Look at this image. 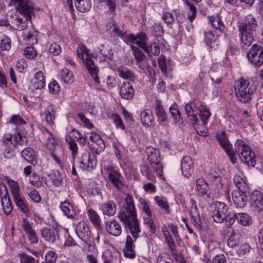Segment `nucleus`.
Segmentation results:
<instances>
[{
  "label": "nucleus",
  "instance_id": "a878e982",
  "mask_svg": "<svg viewBox=\"0 0 263 263\" xmlns=\"http://www.w3.org/2000/svg\"><path fill=\"white\" fill-rule=\"evenodd\" d=\"M155 114L158 118V122L160 123L167 121L166 113L163 108L161 101L157 99L155 104Z\"/></svg>",
  "mask_w": 263,
  "mask_h": 263
},
{
  "label": "nucleus",
  "instance_id": "f03ea898",
  "mask_svg": "<svg viewBox=\"0 0 263 263\" xmlns=\"http://www.w3.org/2000/svg\"><path fill=\"white\" fill-rule=\"evenodd\" d=\"M118 218L124 227L129 230L133 238L135 240L137 239L141 229L133 198L129 194L126 195L125 203L118 214Z\"/></svg>",
  "mask_w": 263,
  "mask_h": 263
},
{
  "label": "nucleus",
  "instance_id": "a211bd4d",
  "mask_svg": "<svg viewBox=\"0 0 263 263\" xmlns=\"http://www.w3.org/2000/svg\"><path fill=\"white\" fill-rule=\"evenodd\" d=\"M181 169L182 174L189 178L193 172V162L190 156L183 157L181 162Z\"/></svg>",
  "mask_w": 263,
  "mask_h": 263
},
{
  "label": "nucleus",
  "instance_id": "603ef678",
  "mask_svg": "<svg viewBox=\"0 0 263 263\" xmlns=\"http://www.w3.org/2000/svg\"><path fill=\"white\" fill-rule=\"evenodd\" d=\"M66 142L68 144L69 147L72 152V158L74 159L78 153V146L75 140L71 137L66 138Z\"/></svg>",
  "mask_w": 263,
  "mask_h": 263
},
{
  "label": "nucleus",
  "instance_id": "ea45409f",
  "mask_svg": "<svg viewBox=\"0 0 263 263\" xmlns=\"http://www.w3.org/2000/svg\"><path fill=\"white\" fill-rule=\"evenodd\" d=\"M170 112L176 124H182L183 123L178 107L176 103H174L171 106Z\"/></svg>",
  "mask_w": 263,
  "mask_h": 263
},
{
  "label": "nucleus",
  "instance_id": "3c124183",
  "mask_svg": "<svg viewBox=\"0 0 263 263\" xmlns=\"http://www.w3.org/2000/svg\"><path fill=\"white\" fill-rule=\"evenodd\" d=\"M237 220L244 226H249L252 222L251 217L248 214L243 213H237Z\"/></svg>",
  "mask_w": 263,
  "mask_h": 263
},
{
  "label": "nucleus",
  "instance_id": "e433bc0d",
  "mask_svg": "<svg viewBox=\"0 0 263 263\" xmlns=\"http://www.w3.org/2000/svg\"><path fill=\"white\" fill-rule=\"evenodd\" d=\"M155 200L157 205L161 209V211L163 213H170L169 204L165 198L161 196H157L155 197Z\"/></svg>",
  "mask_w": 263,
  "mask_h": 263
},
{
  "label": "nucleus",
  "instance_id": "bb28decb",
  "mask_svg": "<svg viewBox=\"0 0 263 263\" xmlns=\"http://www.w3.org/2000/svg\"><path fill=\"white\" fill-rule=\"evenodd\" d=\"M196 187L199 196L209 198V186L208 183L203 179H198L196 180Z\"/></svg>",
  "mask_w": 263,
  "mask_h": 263
},
{
  "label": "nucleus",
  "instance_id": "f704fd0d",
  "mask_svg": "<svg viewBox=\"0 0 263 263\" xmlns=\"http://www.w3.org/2000/svg\"><path fill=\"white\" fill-rule=\"evenodd\" d=\"M199 116L200 118V120L203 125L206 126L208 123L209 118L211 116V114L206 106L202 104L199 106Z\"/></svg>",
  "mask_w": 263,
  "mask_h": 263
},
{
  "label": "nucleus",
  "instance_id": "aec40b11",
  "mask_svg": "<svg viewBox=\"0 0 263 263\" xmlns=\"http://www.w3.org/2000/svg\"><path fill=\"white\" fill-rule=\"evenodd\" d=\"M0 188H4V191L6 192L4 196L1 197V204L3 206L5 213L6 215H9L12 211V206L7 192V189L4 183H1L0 184Z\"/></svg>",
  "mask_w": 263,
  "mask_h": 263
},
{
  "label": "nucleus",
  "instance_id": "9d476101",
  "mask_svg": "<svg viewBox=\"0 0 263 263\" xmlns=\"http://www.w3.org/2000/svg\"><path fill=\"white\" fill-rule=\"evenodd\" d=\"M75 231L77 235L85 245H91L93 238L91 231L87 223L84 221L79 222L76 226Z\"/></svg>",
  "mask_w": 263,
  "mask_h": 263
},
{
  "label": "nucleus",
  "instance_id": "1a4fd4ad",
  "mask_svg": "<svg viewBox=\"0 0 263 263\" xmlns=\"http://www.w3.org/2000/svg\"><path fill=\"white\" fill-rule=\"evenodd\" d=\"M247 57L254 67H260L263 64V47L254 44L247 53Z\"/></svg>",
  "mask_w": 263,
  "mask_h": 263
},
{
  "label": "nucleus",
  "instance_id": "bf43d9fd",
  "mask_svg": "<svg viewBox=\"0 0 263 263\" xmlns=\"http://www.w3.org/2000/svg\"><path fill=\"white\" fill-rule=\"evenodd\" d=\"M227 245L230 248H237L240 245L238 236L231 235L227 240Z\"/></svg>",
  "mask_w": 263,
  "mask_h": 263
},
{
  "label": "nucleus",
  "instance_id": "7ed1b4c3",
  "mask_svg": "<svg viewBox=\"0 0 263 263\" xmlns=\"http://www.w3.org/2000/svg\"><path fill=\"white\" fill-rule=\"evenodd\" d=\"M257 23L252 15H248L243 22L239 24L240 40L242 48L247 49L256 36Z\"/></svg>",
  "mask_w": 263,
  "mask_h": 263
},
{
  "label": "nucleus",
  "instance_id": "f257e3e1",
  "mask_svg": "<svg viewBox=\"0 0 263 263\" xmlns=\"http://www.w3.org/2000/svg\"><path fill=\"white\" fill-rule=\"evenodd\" d=\"M217 138L233 164L236 162V155H237L242 163L251 166H255L256 164L255 154L243 140L237 139L235 143V149L233 150L224 133L217 135Z\"/></svg>",
  "mask_w": 263,
  "mask_h": 263
},
{
  "label": "nucleus",
  "instance_id": "c85d7f7f",
  "mask_svg": "<svg viewBox=\"0 0 263 263\" xmlns=\"http://www.w3.org/2000/svg\"><path fill=\"white\" fill-rule=\"evenodd\" d=\"M116 204L112 201H107L101 205V209L104 215L112 216L116 212Z\"/></svg>",
  "mask_w": 263,
  "mask_h": 263
},
{
  "label": "nucleus",
  "instance_id": "2f4dec72",
  "mask_svg": "<svg viewBox=\"0 0 263 263\" xmlns=\"http://www.w3.org/2000/svg\"><path fill=\"white\" fill-rule=\"evenodd\" d=\"M118 75L124 79L128 80L134 82L135 80V77L132 71L126 67H119L117 69Z\"/></svg>",
  "mask_w": 263,
  "mask_h": 263
},
{
  "label": "nucleus",
  "instance_id": "09e8293b",
  "mask_svg": "<svg viewBox=\"0 0 263 263\" xmlns=\"http://www.w3.org/2000/svg\"><path fill=\"white\" fill-rule=\"evenodd\" d=\"M6 181L11 189V192L13 197L20 195V190L17 182L8 177L6 178Z\"/></svg>",
  "mask_w": 263,
  "mask_h": 263
},
{
  "label": "nucleus",
  "instance_id": "8fccbe9b",
  "mask_svg": "<svg viewBox=\"0 0 263 263\" xmlns=\"http://www.w3.org/2000/svg\"><path fill=\"white\" fill-rule=\"evenodd\" d=\"M53 108L51 105H48L45 110V115L46 122L50 125L54 124L55 116L53 115Z\"/></svg>",
  "mask_w": 263,
  "mask_h": 263
},
{
  "label": "nucleus",
  "instance_id": "dca6fc26",
  "mask_svg": "<svg viewBox=\"0 0 263 263\" xmlns=\"http://www.w3.org/2000/svg\"><path fill=\"white\" fill-rule=\"evenodd\" d=\"M22 227L30 243L32 244L37 243L39 241V237L35 231L32 229L30 223L26 218L23 219Z\"/></svg>",
  "mask_w": 263,
  "mask_h": 263
},
{
  "label": "nucleus",
  "instance_id": "de8ad7c7",
  "mask_svg": "<svg viewBox=\"0 0 263 263\" xmlns=\"http://www.w3.org/2000/svg\"><path fill=\"white\" fill-rule=\"evenodd\" d=\"M139 208L146 214L148 217H152L149 203L145 199L140 198L139 200Z\"/></svg>",
  "mask_w": 263,
  "mask_h": 263
},
{
  "label": "nucleus",
  "instance_id": "4468645a",
  "mask_svg": "<svg viewBox=\"0 0 263 263\" xmlns=\"http://www.w3.org/2000/svg\"><path fill=\"white\" fill-rule=\"evenodd\" d=\"M108 178L109 181L113 184L119 190H122L124 183L122 177L119 171L114 168H107Z\"/></svg>",
  "mask_w": 263,
  "mask_h": 263
},
{
  "label": "nucleus",
  "instance_id": "774afa93",
  "mask_svg": "<svg viewBox=\"0 0 263 263\" xmlns=\"http://www.w3.org/2000/svg\"><path fill=\"white\" fill-rule=\"evenodd\" d=\"M19 256L21 263H35V260L34 257L25 253L19 254Z\"/></svg>",
  "mask_w": 263,
  "mask_h": 263
},
{
  "label": "nucleus",
  "instance_id": "052dcab7",
  "mask_svg": "<svg viewBox=\"0 0 263 263\" xmlns=\"http://www.w3.org/2000/svg\"><path fill=\"white\" fill-rule=\"evenodd\" d=\"M162 18L167 26L172 25L175 22V17L173 14L170 12H163Z\"/></svg>",
  "mask_w": 263,
  "mask_h": 263
},
{
  "label": "nucleus",
  "instance_id": "393cba45",
  "mask_svg": "<svg viewBox=\"0 0 263 263\" xmlns=\"http://www.w3.org/2000/svg\"><path fill=\"white\" fill-rule=\"evenodd\" d=\"M13 199L16 206L26 217H29L30 216V211L28 207V203L25 199L22 197L20 195L13 197Z\"/></svg>",
  "mask_w": 263,
  "mask_h": 263
},
{
  "label": "nucleus",
  "instance_id": "20e7f679",
  "mask_svg": "<svg viewBox=\"0 0 263 263\" xmlns=\"http://www.w3.org/2000/svg\"><path fill=\"white\" fill-rule=\"evenodd\" d=\"M256 88L249 80L241 78L235 84L236 97L242 103H250Z\"/></svg>",
  "mask_w": 263,
  "mask_h": 263
},
{
  "label": "nucleus",
  "instance_id": "c03bdc74",
  "mask_svg": "<svg viewBox=\"0 0 263 263\" xmlns=\"http://www.w3.org/2000/svg\"><path fill=\"white\" fill-rule=\"evenodd\" d=\"M191 206L190 209V213L193 219L198 225H201L202 223L201 219L200 217L199 212L198 211L197 207L194 200H191Z\"/></svg>",
  "mask_w": 263,
  "mask_h": 263
},
{
  "label": "nucleus",
  "instance_id": "6e6d98bb",
  "mask_svg": "<svg viewBox=\"0 0 263 263\" xmlns=\"http://www.w3.org/2000/svg\"><path fill=\"white\" fill-rule=\"evenodd\" d=\"M147 37L145 36V48H142L147 53H151L155 55H158L160 53V48H159L158 46L155 43L153 45H151L149 47H148L147 46V44L146 43Z\"/></svg>",
  "mask_w": 263,
  "mask_h": 263
},
{
  "label": "nucleus",
  "instance_id": "58836bf2",
  "mask_svg": "<svg viewBox=\"0 0 263 263\" xmlns=\"http://www.w3.org/2000/svg\"><path fill=\"white\" fill-rule=\"evenodd\" d=\"M208 178L210 181L212 182L214 185L218 187H222V178L218 173L211 170L208 175Z\"/></svg>",
  "mask_w": 263,
  "mask_h": 263
},
{
  "label": "nucleus",
  "instance_id": "4c0bfd02",
  "mask_svg": "<svg viewBox=\"0 0 263 263\" xmlns=\"http://www.w3.org/2000/svg\"><path fill=\"white\" fill-rule=\"evenodd\" d=\"M209 21L212 26L215 29L220 30L221 32L224 30L225 27L219 15L211 16L209 17Z\"/></svg>",
  "mask_w": 263,
  "mask_h": 263
},
{
  "label": "nucleus",
  "instance_id": "c9c22d12",
  "mask_svg": "<svg viewBox=\"0 0 263 263\" xmlns=\"http://www.w3.org/2000/svg\"><path fill=\"white\" fill-rule=\"evenodd\" d=\"M77 9L81 12H86L89 11L91 7L90 0H74Z\"/></svg>",
  "mask_w": 263,
  "mask_h": 263
},
{
  "label": "nucleus",
  "instance_id": "7c9ffc66",
  "mask_svg": "<svg viewBox=\"0 0 263 263\" xmlns=\"http://www.w3.org/2000/svg\"><path fill=\"white\" fill-rule=\"evenodd\" d=\"M43 135L45 138V143L47 147L50 151H54L58 144L53 135L47 130L43 133Z\"/></svg>",
  "mask_w": 263,
  "mask_h": 263
},
{
  "label": "nucleus",
  "instance_id": "a19ab883",
  "mask_svg": "<svg viewBox=\"0 0 263 263\" xmlns=\"http://www.w3.org/2000/svg\"><path fill=\"white\" fill-rule=\"evenodd\" d=\"M251 198L252 202L254 203V205L257 208V210L261 212L262 208L259 206L263 204V194L259 191H256L253 193Z\"/></svg>",
  "mask_w": 263,
  "mask_h": 263
},
{
  "label": "nucleus",
  "instance_id": "6e6552de",
  "mask_svg": "<svg viewBox=\"0 0 263 263\" xmlns=\"http://www.w3.org/2000/svg\"><path fill=\"white\" fill-rule=\"evenodd\" d=\"M146 153L148 160L154 172L157 175L160 176L162 173V164L160 162L161 158L159 151L152 147H148L146 148Z\"/></svg>",
  "mask_w": 263,
  "mask_h": 263
},
{
  "label": "nucleus",
  "instance_id": "f3484780",
  "mask_svg": "<svg viewBox=\"0 0 263 263\" xmlns=\"http://www.w3.org/2000/svg\"><path fill=\"white\" fill-rule=\"evenodd\" d=\"M105 228L108 233L116 237L119 236L122 231L119 222L114 219L106 221Z\"/></svg>",
  "mask_w": 263,
  "mask_h": 263
},
{
  "label": "nucleus",
  "instance_id": "864d4df0",
  "mask_svg": "<svg viewBox=\"0 0 263 263\" xmlns=\"http://www.w3.org/2000/svg\"><path fill=\"white\" fill-rule=\"evenodd\" d=\"M60 75L65 83L68 84L72 81L73 73L69 69L65 68L61 70Z\"/></svg>",
  "mask_w": 263,
  "mask_h": 263
},
{
  "label": "nucleus",
  "instance_id": "e2e57ef3",
  "mask_svg": "<svg viewBox=\"0 0 263 263\" xmlns=\"http://www.w3.org/2000/svg\"><path fill=\"white\" fill-rule=\"evenodd\" d=\"M28 195L31 199L35 202L39 203L41 200V197L39 193L35 189H31Z\"/></svg>",
  "mask_w": 263,
  "mask_h": 263
},
{
  "label": "nucleus",
  "instance_id": "49530a36",
  "mask_svg": "<svg viewBox=\"0 0 263 263\" xmlns=\"http://www.w3.org/2000/svg\"><path fill=\"white\" fill-rule=\"evenodd\" d=\"M50 179L53 184L56 186H60L62 184L63 177L58 171H52V173L50 174Z\"/></svg>",
  "mask_w": 263,
  "mask_h": 263
},
{
  "label": "nucleus",
  "instance_id": "0eeeda50",
  "mask_svg": "<svg viewBox=\"0 0 263 263\" xmlns=\"http://www.w3.org/2000/svg\"><path fill=\"white\" fill-rule=\"evenodd\" d=\"M112 32L114 33L116 36L120 37L128 44H130L131 43L135 44L141 48L144 49L145 48V34L143 32L138 33L136 36L133 34H127L125 32L121 31L119 28L115 25L112 28Z\"/></svg>",
  "mask_w": 263,
  "mask_h": 263
},
{
  "label": "nucleus",
  "instance_id": "ddd939ff",
  "mask_svg": "<svg viewBox=\"0 0 263 263\" xmlns=\"http://www.w3.org/2000/svg\"><path fill=\"white\" fill-rule=\"evenodd\" d=\"M11 3L15 6L20 13L30 17L33 12V7L29 0H11Z\"/></svg>",
  "mask_w": 263,
  "mask_h": 263
},
{
  "label": "nucleus",
  "instance_id": "f8f14e48",
  "mask_svg": "<svg viewBox=\"0 0 263 263\" xmlns=\"http://www.w3.org/2000/svg\"><path fill=\"white\" fill-rule=\"evenodd\" d=\"M96 154H98L97 151H95V153L91 154L89 152L84 153L81 158L80 167L84 170L92 171L97 165Z\"/></svg>",
  "mask_w": 263,
  "mask_h": 263
},
{
  "label": "nucleus",
  "instance_id": "9b49d317",
  "mask_svg": "<svg viewBox=\"0 0 263 263\" xmlns=\"http://www.w3.org/2000/svg\"><path fill=\"white\" fill-rule=\"evenodd\" d=\"M212 209V217L214 221L217 223H221L226 218L228 212V207L222 202H216L211 206Z\"/></svg>",
  "mask_w": 263,
  "mask_h": 263
},
{
  "label": "nucleus",
  "instance_id": "473e14b6",
  "mask_svg": "<svg viewBox=\"0 0 263 263\" xmlns=\"http://www.w3.org/2000/svg\"><path fill=\"white\" fill-rule=\"evenodd\" d=\"M60 208L64 214L67 217L73 219L76 216L75 210L71 204L68 202H63L61 203Z\"/></svg>",
  "mask_w": 263,
  "mask_h": 263
},
{
  "label": "nucleus",
  "instance_id": "79ce46f5",
  "mask_svg": "<svg viewBox=\"0 0 263 263\" xmlns=\"http://www.w3.org/2000/svg\"><path fill=\"white\" fill-rule=\"evenodd\" d=\"M87 214L90 221L93 224L96 228H101V219L98 213L92 209L87 211Z\"/></svg>",
  "mask_w": 263,
  "mask_h": 263
},
{
  "label": "nucleus",
  "instance_id": "4be33fe9",
  "mask_svg": "<svg viewBox=\"0 0 263 263\" xmlns=\"http://www.w3.org/2000/svg\"><path fill=\"white\" fill-rule=\"evenodd\" d=\"M119 92L121 97L127 100L132 99L135 93L132 85L128 82H125L122 83Z\"/></svg>",
  "mask_w": 263,
  "mask_h": 263
},
{
  "label": "nucleus",
  "instance_id": "412c9836",
  "mask_svg": "<svg viewBox=\"0 0 263 263\" xmlns=\"http://www.w3.org/2000/svg\"><path fill=\"white\" fill-rule=\"evenodd\" d=\"M193 104V102L192 101H190V103L185 104L184 109L186 114L189 118L190 121L192 122V125L194 129H197L199 125V120L193 110L192 106Z\"/></svg>",
  "mask_w": 263,
  "mask_h": 263
},
{
  "label": "nucleus",
  "instance_id": "69168bd1",
  "mask_svg": "<svg viewBox=\"0 0 263 263\" xmlns=\"http://www.w3.org/2000/svg\"><path fill=\"white\" fill-rule=\"evenodd\" d=\"M50 92L53 94H58L60 91V86L55 81H51L48 85Z\"/></svg>",
  "mask_w": 263,
  "mask_h": 263
},
{
  "label": "nucleus",
  "instance_id": "680f3d73",
  "mask_svg": "<svg viewBox=\"0 0 263 263\" xmlns=\"http://www.w3.org/2000/svg\"><path fill=\"white\" fill-rule=\"evenodd\" d=\"M57 259V254L52 251H48L45 255V262L55 263Z\"/></svg>",
  "mask_w": 263,
  "mask_h": 263
},
{
  "label": "nucleus",
  "instance_id": "39448f33",
  "mask_svg": "<svg viewBox=\"0 0 263 263\" xmlns=\"http://www.w3.org/2000/svg\"><path fill=\"white\" fill-rule=\"evenodd\" d=\"M22 135L20 133L14 134H5L3 138L4 152L3 155L5 158L10 159L15 156V153L13 147L17 146L18 145H22Z\"/></svg>",
  "mask_w": 263,
  "mask_h": 263
},
{
  "label": "nucleus",
  "instance_id": "2eb2a0df",
  "mask_svg": "<svg viewBox=\"0 0 263 263\" xmlns=\"http://www.w3.org/2000/svg\"><path fill=\"white\" fill-rule=\"evenodd\" d=\"M40 232L44 240L49 243H54L59 238L58 231L48 227L41 229Z\"/></svg>",
  "mask_w": 263,
  "mask_h": 263
},
{
  "label": "nucleus",
  "instance_id": "13d9d810",
  "mask_svg": "<svg viewBox=\"0 0 263 263\" xmlns=\"http://www.w3.org/2000/svg\"><path fill=\"white\" fill-rule=\"evenodd\" d=\"M130 48L133 51L134 56L138 62H141L144 59L145 55L136 46L131 45Z\"/></svg>",
  "mask_w": 263,
  "mask_h": 263
},
{
  "label": "nucleus",
  "instance_id": "338daca9",
  "mask_svg": "<svg viewBox=\"0 0 263 263\" xmlns=\"http://www.w3.org/2000/svg\"><path fill=\"white\" fill-rule=\"evenodd\" d=\"M204 37V41L207 45L211 46V44L215 41V35L211 31H205Z\"/></svg>",
  "mask_w": 263,
  "mask_h": 263
},
{
  "label": "nucleus",
  "instance_id": "4d7b16f0",
  "mask_svg": "<svg viewBox=\"0 0 263 263\" xmlns=\"http://www.w3.org/2000/svg\"><path fill=\"white\" fill-rule=\"evenodd\" d=\"M11 46V42L7 36L3 35L0 41V48L2 50H9Z\"/></svg>",
  "mask_w": 263,
  "mask_h": 263
},
{
  "label": "nucleus",
  "instance_id": "72a5a7b5",
  "mask_svg": "<svg viewBox=\"0 0 263 263\" xmlns=\"http://www.w3.org/2000/svg\"><path fill=\"white\" fill-rule=\"evenodd\" d=\"M45 86V80L43 73L41 71H37L35 74L33 87L35 89H41Z\"/></svg>",
  "mask_w": 263,
  "mask_h": 263
},
{
  "label": "nucleus",
  "instance_id": "5701e85b",
  "mask_svg": "<svg viewBox=\"0 0 263 263\" xmlns=\"http://www.w3.org/2000/svg\"><path fill=\"white\" fill-rule=\"evenodd\" d=\"M135 247L132 237L130 235H127L126 236L125 246L123 249L124 256L130 259L135 258L136 257Z\"/></svg>",
  "mask_w": 263,
  "mask_h": 263
},
{
  "label": "nucleus",
  "instance_id": "b1692460",
  "mask_svg": "<svg viewBox=\"0 0 263 263\" xmlns=\"http://www.w3.org/2000/svg\"><path fill=\"white\" fill-rule=\"evenodd\" d=\"M140 120L146 127H153L154 125L155 119L152 111L149 109H145L141 112Z\"/></svg>",
  "mask_w": 263,
  "mask_h": 263
},
{
  "label": "nucleus",
  "instance_id": "a18cd8bd",
  "mask_svg": "<svg viewBox=\"0 0 263 263\" xmlns=\"http://www.w3.org/2000/svg\"><path fill=\"white\" fill-rule=\"evenodd\" d=\"M233 180L238 191L242 192H247L248 187L247 183L242 177L239 175H235L234 177Z\"/></svg>",
  "mask_w": 263,
  "mask_h": 263
},
{
  "label": "nucleus",
  "instance_id": "cd10ccee",
  "mask_svg": "<svg viewBox=\"0 0 263 263\" xmlns=\"http://www.w3.org/2000/svg\"><path fill=\"white\" fill-rule=\"evenodd\" d=\"M22 157L27 162L35 165L36 163V157L35 152L30 147H26L21 151Z\"/></svg>",
  "mask_w": 263,
  "mask_h": 263
},
{
  "label": "nucleus",
  "instance_id": "0e129e2a",
  "mask_svg": "<svg viewBox=\"0 0 263 263\" xmlns=\"http://www.w3.org/2000/svg\"><path fill=\"white\" fill-rule=\"evenodd\" d=\"M24 54L27 58L33 59L36 55V51L33 47L29 46L25 49Z\"/></svg>",
  "mask_w": 263,
  "mask_h": 263
},
{
  "label": "nucleus",
  "instance_id": "5fc2aeb1",
  "mask_svg": "<svg viewBox=\"0 0 263 263\" xmlns=\"http://www.w3.org/2000/svg\"><path fill=\"white\" fill-rule=\"evenodd\" d=\"M37 31L34 30L29 31L25 38L26 41L30 45L36 44L37 43Z\"/></svg>",
  "mask_w": 263,
  "mask_h": 263
},
{
  "label": "nucleus",
  "instance_id": "423d86ee",
  "mask_svg": "<svg viewBox=\"0 0 263 263\" xmlns=\"http://www.w3.org/2000/svg\"><path fill=\"white\" fill-rule=\"evenodd\" d=\"M89 49L86 46H82L77 49V54L79 58L83 59V62L90 74L95 82L99 84L100 80L98 76L99 69L95 65L93 61L88 57Z\"/></svg>",
  "mask_w": 263,
  "mask_h": 263
},
{
  "label": "nucleus",
  "instance_id": "37998d69",
  "mask_svg": "<svg viewBox=\"0 0 263 263\" xmlns=\"http://www.w3.org/2000/svg\"><path fill=\"white\" fill-rule=\"evenodd\" d=\"M99 7L102 8H107L108 11L114 12L116 9V0H98Z\"/></svg>",
  "mask_w": 263,
  "mask_h": 263
},
{
  "label": "nucleus",
  "instance_id": "6ab92c4d",
  "mask_svg": "<svg viewBox=\"0 0 263 263\" xmlns=\"http://www.w3.org/2000/svg\"><path fill=\"white\" fill-rule=\"evenodd\" d=\"M241 191L234 190L232 193L233 201L237 208H242L247 204V196L246 193Z\"/></svg>",
  "mask_w": 263,
  "mask_h": 263
},
{
  "label": "nucleus",
  "instance_id": "c756f323",
  "mask_svg": "<svg viewBox=\"0 0 263 263\" xmlns=\"http://www.w3.org/2000/svg\"><path fill=\"white\" fill-rule=\"evenodd\" d=\"M158 64L161 71L165 73L167 70H171L173 68V62L171 59L166 60V58L161 55L158 58Z\"/></svg>",
  "mask_w": 263,
  "mask_h": 263
}]
</instances>
